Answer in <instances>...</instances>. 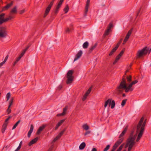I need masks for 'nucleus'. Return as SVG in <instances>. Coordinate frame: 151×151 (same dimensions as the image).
Here are the masks:
<instances>
[{
    "instance_id": "obj_4",
    "label": "nucleus",
    "mask_w": 151,
    "mask_h": 151,
    "mask_svg": "<svg viewBox=\"0 0 151 151\" xmlns=\"http://www.w3.org/2000/svg\"><path fill=\"white\" fill-rule=\"evenodd\" d=\"M148 47L146 46L141 50H139L136 54L137 58H140L143 56L145 55L148 53Z\"/></svg>"
},
{
    "instance_id": "obj_15",
    "label": "nucleus",
    "mask_w": 151,
    "mask_h": 151,
    "mask_svg": "<svg viewBox=\"0 0 151 151\" xmlns=\"http://www.w3.org/2000/svg\"><path fill=\"white\" fill-rule=\"evenodd\" d=\"M68 106H66L63 109V111L62 113L56 115L57 116H62L64 115L66 113Z\"/></svg>"
},
{
    "instance_id": "obj_45",
    "label": "nucleus",
    "mask_w": 151,
    "mask_h": 151,
    "mask_svg": "<svg viewBox=\"0 0 151 151\" xmlns=\"http://www.w3.org/2000/svg\"><path fill=\"white\" fill-rule=\"evenodd\" d=\"M124 146V144H122L121 145L119 148L117 149V150L116 151H121V150L122 149L123 147Z\"/></svg>"
},
{
    "instance_id": "obj_13",
    "label": "nucleus",
    "mask_w": 151,
    "mask_h": 151,
    "mask_svg": "<svg viewBox=\"0 0 151 151\" xmlns=\"http://www.w3.org/2000/svg\"><path fill=\"white\" fill-rule=\"evenodd\" d=\"M83 52L82 51L80 50L76 55L75 57L74 60V62L79 59L81 56Z\"/></svg>"
},
{
    "instance_id": "obj_23",
    "label": "nucleus",
    "mask_w": 151,
    "mask_h": 151,
    "mask_svg": "<svg viewBox=\"0 0 151 151\" xmlns=\"http://www.w3.org/2000/svg\"><path fill=\"white\" fill-rule=\"evenodd\" d=\"M7 123H4L1 129V132L2 133H4L5 130L6 129L7 125Z\"/></svg>"
},
{
    "instance_id": "obj_61",
    "label": "nucleus",
    "mask_w": 151,
    "mask_h": 151,
    "mask_svg": "<svg viewBox=\"0 0 151 151\" xmlns=\"http://www.w3.org/2000/svg\"><path fill=\"white\" fill-rule=\"evenodd\" d=\"M8 57H9V56L8 55H7L6 56V57L4 61H3L4 62H5V63L6 62V60H7L8 59Z\"/></svg>"
},
{
    "instance_id": "obj_39",
    "label": "nucleus",
    "mask_w": 151,
    "mask_h": 151,
    "mask_svg": "<svg viewBox=\"0 0 151 151\" xmlns=\"http://www.w3.org/2000/svg\"><path fill=\"white\" fill-rule=\"evenodd\" d=\"M69 6L68 5H67L63 9L64 11L65 12V13H67L69 11Z\"/></svg>"
},
{
    "instance_id": "obj_57",
    "label": "nucleus",
    "mask_w": 151,
    "mask_h": 151,
    "mask_svg": "<svg viewBox=\"0 0 151 151\" xmlns=\"http://www.w3.org/2000/svg\"><path fill=\"white\" fill-rule=\"evenodd\" d=\"M125 134L124 133V132H122L121 134L119 136V138H122V137H123L124 135Z\"/></svg>"
},
{
    "instance_id": "obj_1",
    "label": "nucleus",
    "mask_w": 151,
    "mask_h": 151,
    "mask_svg": "<svg viewBox=\"0 0 151 151\" xmlns=\"http://www.w3.org/2000/svg\"><path fill=\"white\" fill-rule=\"evenodd\" d=\"M126 85L125 76L124 75L119 85L116 89L117 93L119 94L122 93L123 92V89H125Z\"/></svg>"
},
{
    "instance_id": "obj_51",
    "label": "nucleus",
    "mask_w": 151,
    "mask_h": 151,
    "mask_svg": "<svg viewBox=\"0 0 151 151\" xmlns=\"http://www.w3.org/2000/svg\"><path fill=\"white\" fill-rule=\"evenodd\" d=\"M26 51V50L24 49V50L23 51V52L21 53V54H20V55H19L20 56H21L22 57V56L24 55L25 52Z\"/></svg>"
},
{
    "instance_id": "obj_38",
    "label": "nucleus",
    "mask_w": 151,
    "mask_h": 151,
    "mask_svg": "<svg viewBox=\"0 0 151 151\" xmlns=\"http://www.w3.org/2000/svg\"><path fill=\"white\" fill-rule=\"evenodd\" d=\"M132 77L131 76L129 75V76H127L126 78L127 79V82L129 83L130 82L132 81Z\"/></svg>"
},
{
    "instance_id": "obj_55",
    "label": "nucleus",
    "mask_w": 151,
    "mask_h": 151,
    "mask_svg": "<svg viewBox=\"0 0 151 151\" xmlns=\"http://www.w3.org/2000/svg\"><path fill=\"white\" fill-rule=\"evenodd\" d=\"M144 120V118L143 117H142L140 119L139 123H143V121Z\"/></svg>"
},
{
    "instance_id": "obj_20",
    "label": "nucleus",
    "mask_w": 151,
    "mask_h": 151,
    "mask_svg": "<svg viewBox=\"0 0 151 151\" xmlns=\"http://www.w3.org/2000/svg\"><path fill=\"white\" fill-rule=\"evenodd\" d=\"M14 18V16L10 13L8 17L6 18V22Z\"/></svg>"
},
{
    "instance_id": "obj_31",
    "label": "nucleus",
    "mask_w": 151,
    "mask_h": 151,
    "mask_svg": "<svg viewBox=\"0 0 151 151\" xmlns=\"http://www.w3.org/2000/svg\"><path fill=\"white\" fill-rule=\"evenodd\" d=\"M21 58L22 57L19 55V56L17 58L16 60L13 64V66H14L16 63L20 60Z\"/></svg>"
},
{
    "instance_id": "obj_42",
    "label": "nucleus",
    "mask_w": 151,
    "mask_h": 151,
    "mask_svg": "<svg viewBox=\"0 0 151 151\" xmlns=\"http://www.w3.org/2000/svg\"><path fill=\"white\" fill-rule=\"evenodd\" d=\"M127 100V99H125L123 100L122 101V103H121V105L122 106H123L125 105Z\"/></svg>"
},
{
    "instance_id": "obj_50",
    "label": "nucleus",
    "mask_w": 151,
    "mask_h": 151,
    "mask_svg": "<svg viewBox=\"0 0 151 151\" xmlns=\"http://www.w3.org/2000/svg\"><path fill=\"white\" fill-rule=\"evenodd\" d=\"M71 30V29H70L69 28H67L65 31V32L66 33H69Z\"/></svg>"
},
{
    "instance_id": "obj_27",
    "label": "nucleus",
    "mask_w": 151,
    "mask_h": 151,
    "mask_svg": "<svg viewBox=\"0 0 151 151\" xmlns=\"http://www.w3.org/2000/svg\"><path fill=\"white\" fill-rule=\"evenodd\" d=\"M122 56L120 55H119L116 56L115 59V61L113 63L114 65L119 60L120 58H121Z\"/></svg>"
},
{
    "instance_id": "obj_12",
    "label": "nucleus",
    "mask_w": 151,
    "mask_h": 151,
    "mask_svg": "<svg viewBox=\"0 0 151 151\" xmlns=\"http://www.w3.org/2000/svg\"><path fill=\"white\" fill-rule=\"evenodd\" d=\"M13 4V2L12 1L10 3L4 6L2 9V11H4L8 10Z\"/></svg>"
},
{
    "instance_id": "obj_35",
    "label": "nucleus",
    "mask_w": 151,
    "mask_h": 151,
    "mask_svg": "<svg viewBox=\"0 0 151 151\" xmlns=\"http://www.w3.org/2000/svg\"><path fill=\"white\" fill-rule=\"evenodd\" d=\"M92 89V87H90L88 89L87 91L85 93L84 95H85V96H88V95H89V93H90Z\"/></svg>"
},
{
    "instance_id": "obj_30",
    "label": "nucleus",
    "mask_w": 151,
    "mask_h": 151,
    "mask_svg": "<svg viewBox=\"0 0 151 151\" xmlns=\"http://www.w3.org/2000/svg\"><path fill=\"white\" fill-rule=\"evenodd\" d=\"M132 31V29H131L129 30V31L127 33V34L125 36V37H126V38H127L128 39L129 38V36L131 34Z\"/></svg>"
},
{
    "instance_id": "obj_22",
    "label": "nucleus",
    "mask_w": 151,
    "mask_h": 151,
    "mask_svg": "<svg viewBox=\"0 0 151 151\" xmlns=\"http://www.w3.org/2000/svg\"><path fill=\"white\" fill-rule=\"evenodd\" d=\"M17 7L16 6L13 8L10 11V13L12 14H16L17 13Z\"/></svg>"
},
{
    "instance_id": "obj_14",
    "label": "nucleus",
    "mask_w": 151,
    "mask_h": 151,
    "mask_svg": "<svg viewBox=\"0 0 151 151\" xmlns=\"http://www.w3.org/2000/svg\"><path fill=\"white\" fill-rule=\"evenodd\" d=\"M46 126V124H43L42 126H40L36 132L37 134H40Z\"/></svg>"
},
{
    "instance_id": "obj_59",
    "label": "nucleus",
    "mask_w": 151,
    "mask_h": 151,
    "mask_svg": "<svg viewBox=\"0 0 151 151\" xmlns=\"http://www.w3.org/2000/svg\"><path fill=\"white\" fill-rule=\"evenodd\" d=\"M53 148V145H52L49 148V150H48L47 151H52Z\"/></svg>"
},
{
    "instance_id": "obj_3",
    "label": "nucleus",
    "mask_w": 151,
    "mask_h": 151,
    "mask_svg": "<svg viewBox=\"0 0 151 151\" xmlns=\"http://www.w3.org/2000/svg\"><path fill=\"white\" fill-rule=\"evenodd\" d=\"M132 133L130 135V137L128 138L127 140L126 145H128L129 146L128 151H130L132 147L135 144L134 142L135 138L132 137Z\"/></svg>"
},
{
    "instance_id": "obj_32",
    "label": "nucleus",
    "mask_w": 151,
    "mask_h": 151,
    "mask_svg": "<svg viewBox=\"0 0 151 151\" xmlns=\"http://www.w3.org/2000/svg\"><path fill=\"white\" fill-rule=\"evenodd\" d=\"M88 42H85L83 45V47L84 49H86L88 48Z\"/></svg>"
},
{
    "instance_id": "obj_24",
    "label": "nucleus",
    "mask_w": 151,
    "mask_h": 151,
    "mask_svg": "<svg viewBox=\"0 0 151 151\" xmlns=\"http://www.w3.org/2000/svg\"><path fill=\"white\" fill-rule=\"evenodd\" d=\"M122 56L120 55H119L116 56L115 59V61L113 63L114 65L119 60L120 58H121Z\"/></svg>"
},
{
    "instance_id": "obj_6",
    "label": "nucleus",
    "mask_w": 151,
    "mask_h": 151,
    "mask_svg": "<svg viewBox=\"0 0 151 151\" xmlns=\"http://www.w3.org/2000/svg\"><path fill=\"white\" fill-rule=\"evenodd\" d=\"M7 36L6 28L3 27H0V38H4Z\"/></svg>"
},
{
    "instance_id": "obj_46",
    "label": "nucleus",
    "mask_w": 151,
    "mask_h": 151,
    "mask_svg": "<svg viewBox=\"0 0 151 151\" xmlns=\"http://www.w3.org/2000/svg\"><path fill=\"white\" fill-rule=\"evenodd\" d=\"M138 82V81L137 80H135L134 81H133L131 83H130V84L132 86L133 85H134L136 83H137Z\"/></svg>"
},
{
    "instance_id": "obj_58",
    "label": "nucleus",
    "mask_w": 151,
    "mask_h": 151,
    "mask_svg": "<svg viewBox=\"0 0 151 151\" xmlns=\"http://www.w3.org/2000/svg\"><path fill=\"white\" fill-rule=\"evenodd\" d=\"M18 124L19 123H15V124L13 126L12 129H15L16 127L17 126Z\"/></svg>"
},
{
    "instance_id": "obj_44",
    "label": "nucleus",
    "mask_w": 151,
    "mask_h": 151,
    "mask_svg": "<svg viewBox=\"0 0 151 151\" xmlns=\"http://www.w3.org/2000/svg\"><path fill=\"white\" fill-rule=\"evenodd\" d=\"M110 147V145H107L106 147L104 149L103 151H107Z\"/></svg>"
},
{
    "instance_id": "obj_54",
    "label": "nucleus",
    "mask_w": 151,
    "mask_h": 151,
    "mask_svg": "<svg viewBox=\"0 0 151 151\" xmlns=\"http://www.w3.org/2000/svg\"><path fill=\"white\" fill-rule=\"evenodd\" d=\"M59 9H57V8H56V9L55 10V12H54V14H55V15L57 14L58 12Z\"/></svg>"
},
{
    "instance_id": "obj_43",
    "label": "nucleus",
    "mask_w": 151,
    "mask_h": 151,
    "mask_svg": "<svg viewBox=\"0 0 151 151\" xmlns=\"http://www.w3.org/2000/svg\"><path fill=\"white\" fill-rule=\"evenodd\" d=\"M11 96V94L10 92L8 93L6 95V97L7 98V101H8L9 99Z\"/></svg>"
},
{
    "instance_id": "obj_9",
    "label": "nucleus",
    "mask_w": 151,
    "mask_h": 151,
    "mask_svg": "<svg viewBox=\"0 0 151 151\" xmlns=\"http://www.w3.org/2000/svg\"><path fill=\"white\" fill-rule=\"evenodd\" d=\"M90 0H87L86 2V6L85 8V12L84 14V16L86 17L87 15V13L88 11V8L90 4Z\"/></svg>"
},
{
    "instance_id": "obj_62",
    "label": "nucleus",
    "mask_w": 151,
    "mask_h": 151,
    "mask_svg": "<svg viewBox=\"0 0 151 151\" xmlns=\"http://www.w3.org/2000/svg\"><path fill=\"white\" fill-rule=\"evenodd\" d=\"M11 117V116H9L8 118L6 119L5 120L4 123H6L9 119Z\"/></svg>"
},
{
    "instance_id": "obj_40",
    "label": "nucleus",
    "mask_w": 151,
    "mask_h": 151,
    "mask_svg": "<svg viewBox=\"0 0 151 151\" xmlns=\"http://www.w3.org/2000/svg\"><path fill=\"white\" fill-rule=\"evenodd\" d=\"M122 39H121L119 41V42H118L116 45V46L115 47H116L117 49L119 47V46L120 45L122 41Z\"/></svg>"
},
{
    "instance_id": "obj_47",
    "label": "nucleus",
    "mask_w": 151,
    "mask_h": 151,
    "mask_svg": "<svg viewBox=\"0 0 151 151\" xmlns=\"http://www.w3.org/2000/svg\"><path fill=\"white\" fill-rule=\"evenodd\" d=\"M60 138L59 137L58 135H57L55 138L53 140L52 142L54 143L56 141H57V140H58Z\"/></svg>"
},
{
    "instance_id": "obj_16",
    "label": "nucleus",
    "mask_w": 151,
    "mask_h": 151,
    "mask_svg": "<svg viewBox=\"0 0 151 151\" xmlns=\"http://www.w3.org/2000/svg\"><path fill=\"white\" fill-rule=\"evenodd\" d=\"M132 86L130 84L128 86H126V87L125 88V92H128L129 91H132L133 88H132Z\"/></svg>"
},
{
    "instance_id": "obj_18",
    "label": "nucleus",
    "mask_w": 151,
    "mask_h": 151,
    "mask_svg": "<svg viewBox=\"0 0 151 151\" xmlns=\"http://www.w3.org/2000/svg\"><path fill=\"white\" fill-rule=\"evenodd\" d=\"M34 129V126L32 124L31 125L29 130L28 132L27 136L28 137H30Z\"/></svg>"
},
{
    "instance_id": "obj_36",
    "label": "nucleus",
    "mask_w": 151,
    "mask_h": 151,
    "mask_svg": "<svg viewBox=\"0 0 151 151\" xmlns=\"http://www.w3.org/2000/svg\"><path fill=\"white\" fill-rule=\"evenodd\" d=\"M66 130V128H64L62 131H61L59 134L58 135V136L60 138L64 132Z\"/></svg>"
},
{
    "instance_id": "obj_10",
    "label": "nucleus",
    "mask_w": 151,
    "mask_h": 151,
    "mask_svg": "<svg viewBox=\"0 0 151 151\" xmlns=\"http://www.w3.org/2000/svg\"><path fill=\"white\" fill-rule=\"evenodd\" d=\"M5 15V13H2L0 15V24H1L3 23L6 22V18L4 19Z\"/></svg>"
},
{
    "instance_id": "obj_64",
    "label": "nucleus",
    "mask_w": 151,
    "mask_h": 151,
    "mask_svg": "<svg viewBox=\"0 0 151 151\" xmlns=\"http://www.w3.org/2000/svg\"><path fill=\"white\" fill-rule=\"evenodd\" d=\"M87 96H85V95H84L83 96V97L82 98V100L83 101H84L86 100V98H87Z\"/></svg>"
},
{
    "instance_id": "obj_56",
    "label": "nucleus",
    "mask_w": 151,
    "mask_h": 151,
    "mask_svg": "<svg viewBox=\"0 0 151 151\" xmlns=\"http://www.w3.org/2000/svg\"><path fill=\"white\" fill-rule=\"evenodd\" d=\"M125 134L124 133V132H122L121 134L119 136V138H122V137H123L124 135Z\"/></svg>"
},
{
    "instance_id": "obj_48",
    "label": "nucleus",
    "mask_w": 151,
    "mask_h": 151,
    "mask_svg": "<svg viewBox=\"0 0 151 151\" xmlns=\"http://www.w3.org/2000/svg\"><path fill=\"white\" fill-rule=\"evenodd\" d=\"M128 128V126H127L125 127L124 128V130L122 132H124V133L125 134V133L126 132H127V131Z\"/></svg>"
},
{
    "instance_id": "obj_19",
    "label": "nucleus",
    "mask_w": 151,
    "mask_h": 151,
    "mask_svg": "<svg viewBox=\"0 0 151 151\" xmlns=\"http://www.w3.org/2000/svg\"><path fill=\"white\" fill-rule=\"evenodd\" d=\"M111 100H112V99H109L106 101V102H105V104H104V106L105 108H106L107 107L108 104H109V106H110V105L111 104Z\"/></svg>"
},
{
    "instance_id": "obj_29",
    "label": "nucleus",
    "mask_w": 151,
    "mask_h": 151,
    "mask_svg": "<svg viewBox=\"0 0 151 151\" xmlns=\"http://www.w3.org/2000/svg\"><path fill=\"white\" fill-rule=\"evenodd\" d=\"M117 48L115 47H114L111 51V52L109 53V56H111L117 50Z\"/></svg>"
},
{
    "instance_id": "obj_17",
    "label": "nucleus",
    "mask_w": 151,
    "mask_h": 151,
    "mask_svg": "<svg viewBox=\"0 0 151 151\" xmlns=\"http://www.w3.org/2000/svg\"><path fill=\"white\" fill-rule=\"evenodd\" d=\"M97 45V43H95L94 45H92L89 48L88 52L89 53H91L92 51L95 48Z\"/></svg>"
},
{
    "instance_id": "obj_11",
    "label": "nucleus",
    "mask_w": 151,
    "mask_h": 151,
    "mask_svg": "<svg viewBox=\"0 0 151 151\" xmlns=\"http://www.w3.org/2000/svg\"><path fill=\"white\" fill-rule=\"evenodd\" d=\"M13 101V98H12L11 100L9 102V105L8 106V109L7 110V112L8 114H10L11 111V110L10 109L11 106L12 105Z\"/></svg>"
},
{
    "instance_id": "obj_7",
    "label": "nucleus",
    "mask_w": 151,
    "mask_h": 151,
    "mask_svg": "<svg viewBox=\"0 0 151 151\" xmlns=\"http://www.w3.org/2000/svg\"><path fill=\"white\" fill-rule=\"evenodd\" d=\"M54 0H52L48 5L47 7L46 8L45 14L44 15V17H45L49 13L51 8L53 4Z\"/></svg>"
},
{
    "instance_id": "obj_60",
    "label": "nucleus",
    "mask_w": 151,
    "mask_h": 151,
    "mask_svg": "<svg viewBox=\"0 0 151 151\" xmlns=\"http://www.w3.org/2000/svg\"><path fill=\"white\" fill-rule=\"evenodd\" d=\"M91 132V131H86L84 134V135L85 136L86 135H87L89 134Z\"/></svg>"
},
{
    "instance_id": "obj_2",
    "label": "nucleus",
    "mask_w": 151,
    "mask_h": 151,
    "mask_svg": "<svg viewBox=\"0 0 151 151\" xmlns=\"http://www.w3.org/2000/svg\"><path fill=\"white\" fill-rule=\"evenodd\" d=\"M145 123H138L137 129V132H139L136 141L138 142L142 137L145 129Z\"/></svg>"
},
{
    "instance_id": "obj_8",
    "label": "nucleus",
    "mask_w": 151,
    "mask_h": 151,
    "mask_svg": "<svg viewBox=\"0 0 151 151\" xmlns=\"http://www.w3.org/2000/svg\"><path fill=\"white\" fill-rule=\"evenodd\" d=\"M120 138L114 144L111 151H115L118 146L122 142L124 138L122 137Z\"/></svg>"
},
{
    "instance_id": "obj_41",
    "label": "nucleus",
    "mask_w": 151,
    "mask_h": 151,
    "mask_svg": "<svg viewBox=\"0 0 151 151\" xmlns=\"http://www.w3.org/2000/svg\"><path fill=\"white\" fill-rule=\"evenodd\" d=\"M110 31L109 29H107L105 31V32L104 34V36H106L109 35V32Z\"/></svg>"
},
{
    "instance_id": "obj_28",
    "label": "nucleus",
    "mask_w": 151,
    "mask_h": 151,
    "mask_svg": "<svg viewBox=\"0 0 151 151\" xmlns=\"http://www.w3.org/2000/svg\"><path fill=\"white\" fill-rule=\"evenodd\" d=\"M86 145V144L84 142H83L82 143L81 145H80L79 148L80 150H83V149L85 147Z\"/></svg>"
},
{
    "instance_id": "obj_49",
    "label": "nucleus",
    "mask_w": 151,
    "mask_h": 151,
    "mask_svg": "<svg viewBox=\"0 0 151 151\" xmlns=\"http://www.w3.org/2000/svg\"><path fill=\"white\" fill-rule=\"evenodd\" d=\"M62 123H58V124L56 125L55 127V130H57L58 127L61 125Z\"/></svg>"
},
{
    "instance_id": "obj_37",
    "label": "nucleus",
    "mask_w": 151,
    "mask_h": 151,
    "mask_svg": "<svg viewBox=\"0 0 151 151\" xmlns=\"http://www.w3.org/2000/svg\"><path fill=\"white\" fill-rule=\"evenodd\" d=\"M82 127L86 130H87L89 129V127L87 124H84L82 126Z\"/></svg>"
},
{
    "instance_id": "obj_26",
    "label": "nucleus",
    "mask_w": 151,
    "mask_h": 151,
    "mask_svg": "<svg viewBox=\"0 0 151 151\" xmlns=\"http://www.w3.org/2000/svg\"><path fill=\"white\" fill-rule=\"evenodd\" d=\"M122 56L120 55H119L116 56L115 59V61L113 63L114 65L119 60L120 58H121Z\"/></svg>"
},
{
    "instance_id": "obj_33",
    "label": "nucleus",
    "mask_w": 151,
    "mask_h": 151,
    "mask_svg": "<svg viewBox=\"0 0 151 151\" xmlns=\"http://www.w3.org/2000/svg\"><path fill=\"white\" fill-rule=\"evenodd\" d=\"M113 27V23L112 22H110L109 23L107 27V29H109V30L110 31L111 29Z\"/></svg>"
},
{
    "instance_id": "obj_52",
    "label": "nucleus",
    "mask_w": 151,
    "mask_h": 151,
    "mask_svg": "<svg viewBox=\"0 0 151 151\" xmlns=\"http://www.w3.org/2000/svg\"><path fill=\"white\" fill-rule=\"evenodd\" d=\"M124 50H125L124 49H123L120 52V53L119 54L121 56H122L124 52Z\"/></svg>"
},
{
    "instance_id": "obj_5",
    "label": "nucleus",
    "mask_w": 151,
    "mask_h": 151,
    "mask_svg": "<svg viewBox=\"0 0 151 151\" xmlns=\"http://www.w3.org/2000/svg\"><path fill=\"white\" fill-rule=\"evenodd\" d=\"M73 70H70L68 71L66 77L67 79L66 81V83L68 84L71 83L73 80Z\"/></svg>"
},
{
    "instance_id": "obj_63",
    "label": "nucleus",
    "mask_w": 151,
    "mask_h": 151,
    "mask_svg": "<svg viewBox=\"0 0 151 151\" xmlns=\"http://www.w3.org/2000/svg\"><path fill=\"white\" fill-rule=\"evenodd\" d=\"M25 12V10L23 9L20 11L19 12V14H23Z\"/></svg>"
},
{
    "instance_id": "obj_21",
    "label": "nucleus",
    "mask_w": 151,
    "mask_h": 151,
    "mask_svg": "<svg viewBox=\"0 0 151 151\" xmlns=\"http://www.w3.org/2000/svg\"><path fill=\"white\" fill-rule=\"evenodd\" d=\"M38 138L37 137L35 138L32 140L29 143V145L30 146L32 145L35 144L38 140Z\"/></svg>"
},
{
    "instance_id": "obj_34",
    "label": "nucleus",
    "mask_w": 151,
    "mask_h": 151,
    "mask_svg": "<svg viewBox=\"0 0 151 151\" xmlns=\"http://www.w3.org/2000/svg\"><path fill=\"white\" fill-rule=\"evenodd\" d=\"M115 105V101L114 100H112L111 104L110 105L111 106V108L112 109H113Z\"/></svg>"
},
{
    "instance_id": "obj_25",
    "label": "nucleus",
    "mask_w": 151,
    "mask_h": 151,
    "mask_svg": "<svg viewBox=\"0 0 151 151\" xmlns=\"http://www.w3.org/2000/svg\"><path fill=\"white\" fill-rule=\"evenodd\" d=\"M122 56L120 55H119L116 56L115 59V61L113 63L114 65L119 60L120 58H121Z\"/></svg>"
},
{
    "instance_id": "obj_53",
    "label": "nucleus",
    "mask_w": 151,
    "mask_h": 151,
    "mask_svg": "<svg viewBox=\"0 0 151 151\" xmlns=\"http://www.w3.org/2000/svg\"><path fill=\"white\" fill-rule=\"evenodd\" d=\"M128 39L126 38V37H125V38L123 41L122 44L123 45H124L126 43V42L127 41Z\"/></svg>"
}]
</instances>
